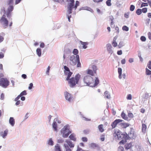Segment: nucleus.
Masks as SVG:
<instances>
[{"label":"nucleus","mask_w":151,"mask_h":151,"mask_svg":"<svg viewBox=\"0 0 151 151\" xmlns=\"http://www.w3.org/2000/svg\"><path fill=\"white\" fill-rule=\"evenodd\" d=\"M10 82L6 78H0V86L3 88H6L9 85Z\"/></svg>","instance_id":"obj_3"},{"label":"nucleus","mask_w":151,"mask_h":151,"mask_svg":"<svg viewBox=\"0 0 151 151\" xmlns=\"http://www.w3.org/2000/svg\"><path fill=\"white\" fill-rule=\"evenodd\" d=\"M98 129L99 131L101 132H103L104 131V129L103 128V125L102 124H101L98 126Z\"/></svg>","instance_id":"obj_21"},{"label":"nucleus","mask_w":151,"mask_h":151,"mask_svg":"<svg viewBox=\"0 0 151 151\" xmlns=\"http://www.w3.org/2000/svg\"><path fill=\"white\" fill-rule=\"evenodd\" d=\"M26 91L25 90L22 92L20 94V95L22 96L25 95H26Z\"/></svg>","instance_id":"obj_44"},{"label":"nucleus","mask_w":151,"mask_h":151,"mask_svg":"<svg viewBox=\"0 0 151 151\" xmlns=\"http://www.w3.org/2000/svg\"><path fill=\"white\" fill-rule=\"evenodd\" d=\"M64 95L65 98L66 100L69 101H71L73 100V97L72 95L67 91L64 93Z\"/></svg>","instance_id":"obj_9"},{"label":"nucleus","mask_w":151,"mask_h":151,"mask_svg":"<svg viewBox=\"0 0 151 151\" xmlns=\"http://www.w3.org/2000/svg\"><path fill=\"white\" fill-rule=\"evenodd\" d=\"M142 13V10L140 9H138L136 11V13L138 15H140Z\"/></svg>","instance_id":"obj_35"},{"label":"nucleus","mask_w":151,"mask_h":151,"mask_svg":"<svg viewBox=\"0 0 151 151\" xmlns=\"http://www.w3.org/2000/svg\"><path fill=\"white\" fill-rule=\"evenodd\" d=\"M4 56V54L2 52H0V58L1 59L3 58Z\"/></svg>","instance_id":"obj_59"},{"label":"nucleus","mask_w":151,"mask_h":151,"mask_svg":"<svg viewBox=\"0 0 151 151\" xmlns=\"http://www.w3.org/2000/svg\"><path fill=\"white\" fill-rule=\"evenodd\" d=\"M80 76H68L66 80L68 81L70 87H74L78 83Z\"/></svg>","instance_id":"obj_2"},{"label":"nucleus","mask_w":151,"mask_h":151,"mask_svg":"<svg viewBox=\"0 0 151 151\" xmlns=\"http://www.w3.org/2000/svg\"><path fill=\"white\" fill-rule=\"evenodd\" d=\"M64 146L65 147L66 151H71V150L70 148L66 144L64 145Z\"/></svg>","instance_id":"obj_32"},{"label":"nucleus","mask_w":151,"mask_h":151,"mask_svg":"<svg viewBox=\"0 0 151 151\" xmlns=\"http://www.w3.org/2000/svg\"><path fill=\"white\" fill-rule=\"evenodd\" d=\"M124 43L123 42L121 41L119 43V45H118V46L119 48H120L124 46Z\"/></svg>","instance_id":"obj_36"},{"label":"nucleus","mask_w":151,"mask_h":151,"mask_svg":"<svg viewBox=\"0 0 151 151\" xmlns=\"http://www.w3.org/2000/svg\"><path fill=\"white\" fill-rule=\"evenodd\" d=\"M93 71L91 70H88L87 72V73L88 74H90L92 76Z\"/></svg>","instance_id":"obj_50"},{"label":"nucleus","mask_w":151,"mask_h":151,"mask_svg":"<svg viewBox=\"0 0 151 151\" xmlns=\"http://www.w3.org/2000/svg\"><path fill=\"white\" fill-rule=\"evenodd\" d=\"M135 9V6L133 5H131L129 10L131 11H133L134 10V9Z\"/></svg>","instance_id":"obj_40"},{"label":"nucleus","mask_w":151,"mask_h":151,"mask_svg":"<svg viewBox=\"0 0 151 151\" xmlns=\"http://www.w3.org/2000/svg\"><path fill=\"white\" fill-rule=\"evenodd\" d=\"M128 135V137L132 138L134 135V132L131 131Z\"/></svg>","instance_id":"obj_31"},{"label":"nucleus","mask_w":151,"mask_h":151,"mask_svg":"<svg viewBox=\"0 0 151 151\" xmlns=\"http://www.w3.org/2000/svg\"><path fill=\"white\" fill-rule=\"evenodd\" d=\"M112 44L113 46L114 47H116L117 45V44L116 41H113Z\"/></svg>","instance_id":"obj_45"},{"label":"nucleus","mask_w":151,"mask_h":151,"mask_svg":"<svg viewBox=\"0 0 151 151\" xmlns=\"http://www.w3.org/2000/svg\"><path fill=\"white\" fill-rule=\"evenodd\" d=\"M4 95L3 93H2L1 95L0 99L1 100H4Z\"/></svg>","instance_id":"obj_53"},{"label":"nucleus","mask_w":151,"mask_h":151,"mask_svg":"<svg viewBox=\"0 0 151 151\" xmlns=\"http://www.w3.org/2000/svg\"><path fill=\"white\" fill-rule=\"evenodd\" d=\"M85 76L83 81L86 85L90 87H93L97 86L99 83V80L96 76Z\"/></svg>","instance_id":"obj_1"},{"label":"nucleus","mask_w":151,"mask_h":151,"mask_svg":"<svg viewBox=\"0 0 151 151\" xmlns=\"http://www.w3.org/2000/svg\"><path fill=\"white\" fill-rule=\"evenodd\" d=\"M65 142L70 148L73 147H74V145L73 144L71 141L68 140H66L65 141Z\"/></svg>","instance_id":"obj_20"},{"label":"nucleus","mask_w":151,"mask_h":151,"mask_svg":"<svg viewBox=\"0 0 151 151\" xmlns=\"http://www.w3.org/2000/svg\"><path fill=\"white\" fill-rule=\"evenodd\" d=\"M79 2L78 1H76V4L74 6H73V8H75V10H76L77 8V6H79Z\"/></svg>","instance_id":"obj_33"},{"label":"nucleus","mask_w":151,"mask_h":151,"mask_svg":"<svg viewBox=\"0 0 151 151\" xmlns=\"http://www.w3.org/2000/svg\"><path fill=\"white\" fill-rule=\"evenodd\" d=\"M122 29L124 31H127L129 30V28L127 26H124L122 27Z\"/></svg>","instance_id":"obj_39"},{"label":"nucleus","mask_w":151,"mask_h":151,"mask_svg":"<svg viewBox=\"0 0 151 151\" xmlns=\"http://www.w3.org/2000/svg\"><path fill=\"white\" fill-rule=\"evenodd\" d=\"M8 131L6 129L5 130L4 132H1L0 133L1 136L3 138H5L7 135L8 133Z\"/></svg>","instance_id":"obj_16"},{"label":"nucleus","mask_w":151,"mask_h":151,"mask_svg":"<svg viewBox=\"0 0 151 151\" xmlns=\"http://www.w3.org/2000/svg\"><path fill=\"white\" fill-rule=\"evenodd\" d=\"M127 100H131L132 99V96L130 94H128L127 97Z\"/></svg>","instance_id":"obj_47"},{"label":"nucleus","mask_w":151,"mask_h":151,"mask_svg":"<svg viewBox=\"0 0 151 151\" xmlns=\"http://www.w3.org/2000/svg\"><path fill=\"white\" fill-rule=\"evenodd\" d=\"M77 58H78V60L77 61V67H81V63L80 61V59H79V57L78 56H77Z\"/></svg>","instance_id":"obj_30"},{"label":"nucleus","mask_w":151,"mask_h":151,"mask_svg":"<svg viewBox=\"0 0 151 151\" xmlns=\"http://www.w3.org/2000/svg\"><path fill=\"white\" fill-rule=\"evenodd\" d=\"M104 95L105 97H106V98L107 99H109L110 98V96L109 93V92L107 91H106L104 92Z\"/></svg>","instance_id":"obj_26"},{"label":"nucleus","mask_w":151,"mask_h":151,"mask_svg":"<svg viewBox=\"0 0 151 151\" xmlns=\"http://www.w3.org/2000/svg\"><path fill=\"white\" fill-rule=\"evenodd\" d=\"M68 2H70L68 5V12L69 14L72 13V10L73 8V6L74 5V0H66Z\"/></svg>","instance_id":"obj_6"},{"label":"nucleus","mask_w":151,"mask_h":151,"mask_svg":"<svg viewBox=\"0 0 151 151\" xmlns=\"http://www.w3.org/2000/svg\"><path fill=\"white\" fill-rule=\"evenodd\" d=\"M33 84L32 83H31L29 84V86L28 88L29 89H31L33 87Z\"/></svg>","instance_id":"obj_60"},{"label":"nucleus","mask_w":151,"mask_h":151,"mask_svg":"<svg viewBox=\"0 0 151 151\" xmlns=\"http://www.w3.org/2000/svg\"><path fill=\"white\" fill-rule=\"evenodd\" d=\"M37 55L39 56H40L41 54V50L40 48H37L36 50Z\"/></svg>","instance_id":"obj_25"},{"label":"nucleus","mask_w":151,"mask_h":151,"mask_svg":"<svg viewBox=\"0 0 151 151\" xmlns=\"http://www.w3.org/2000/svg\"><path fill=\"white\" fill-rule=\"evenodd\" d=\"M122 120L120 119H116L111 124V129H113L115 128L116 126L118 123L123 121Z\"/></svg>","instance_id":"obj_10"},{"label":"nucleus","mask_w":151,"mask_h":151,"mask_svg":"<svg viewBox=\"0 0 151 151\" xmlns=\"http://www.w3.org/2000/svg\"><path fill=\"white\" fill-rule=\"evenodd\" d=\"M105 134H103L101 136V141H103L105 139Z\"/></svg>","instance_id":"obj_43"},{"label":"nucleus","mask_w":151,"mask_h":151,"mask_svg":"<svg viewBox=\"0 0 151 151\" xmlns=\"http://www.w3.org/2000/svg\"><path fill=\"white\" fill-rule=\"evenodd\" d=\"M70 139L74 141H76V135L74 134H71L69 136Z\"/></svg>","instance_id":"obj_18"},{"label":"nucleus","mask_w":151,"mask_h":151,"mask_svg":"<svg viewBox=\"0 0 151 151\" xmlns=\"http://www.w3.org/2000/svg\"><path fill=\"white\" fill-rule=\"evenodd\" d=\"M146 73L147 75H151V70L146 68Z\"/></svg>","instance_id":"obj_34"},{"label":"nucleus","mask_w":151,"mask_h":151,"mask_svg":"<svg viewBox=\"0 0 151 151\" xmlns=\"http://www.w3.org/2000/svg\"><path fill=\"white\" fill-rule=\"evenodd\" d=\"M21 97V96L20 95V94L16 98H15V99H14V101H17V100H18L19 99V98H20V97Z\"/></svg>","instance_id":"obj_57"},{"label":"nucleus","mask_w":151,"mask_h":151,"mask_svg":"<svg viewBox=\"0 0 151 151\" xmlns=\"http://www.w3.org/2000/svg\"><path fill=\"white\" fill-rule=\"evenodd\" d=\"M52 127L54 128V130L55 131H57V124L56 122H54L53 124H52Z\"/></svg>","instance_id":"obj_24"},{"label":"nucleus","mask_w":151,"mask_h":151,"mask_svg":"<svg viewBox=\"0 0 151 151\" xmlns=\"http://www.w3.org/2000/svg\"><path fill=\"white\" fill-rule=\"evenodd\" d=\"M148 5V4L147 3H142L140 7L141 8L143 6H147Z\"/></svg>","instance_id":"obj_42"},{"label":"nucleus","mask_w":151,"mask_h":151,"mask_svg":"<svg viewBox=\"0 0 151 151\" xmlns=\"http://www.w3.org/2000/svg\"><path fill=\"white\" fill-rule=\"evenodd\" d=\"M121 132L120 130L118 129H114V132L113 133L114 137L116 138L119 135V134L121 133Z\"/></svg>","instance_id":"obj_12"},{"label":"nucleus","mask_w":151,"mask_h":151,"mask_svg":"<svg viewBox=\"0 0 151 151\" xmlns=\"http://www.w3.org/2000/svg\"><path fill=\"white\" fill-rule=\"evenodd\" d=\"M111 0H107L106 2V4L107 6H110L111 5Z\"/></svg>","instance_id":"obj_37"},{"label":"nucleus","mask_w":151,"mask_h":151,"mask_svg":"<svg viewBox=\"0 0 151 151\" xmlns=\"http://www.w3.org/2000/svg\"><path fill=\"white\" fill-rule=\"evenodd\" d=\"M126 62V60L125 59H124L121 60V63L122 64H125Z\"/></svg>","instance_id":"obj_61"},{"label":"nucleus","mask_w":151,"mask_h":151,"mask_svg":"<svg viewBox=\"0 0 151 151\" xmlns=\"http://www.w3.org/2000/svg\"><path fill=\"white\" fill-rule=\"evenodd\" d=\"M115 29L117 33L118 34L119 33V29L118 27H116L115 28Z\"/></svg>","instance_id":"obj_62"},{"label":"nucleus","mask_w":151,"mask_h":151,"mask_svg":"<svg viewBox=\"0 0 151 151\" xmlns=\"http://www.w3.org/2000/svg\"><path fill=\"white\" fill-rule=\"evenodd\" d=\"M106 47L107 50L111 54H112L113 53V51L112 49V47L111 45L110 44H107Z\"/></svg>","instance_id":"obj_14"},{"label":"nucleus","mask_w":151,"mask_h":151,"mask_svg":"<svg viewBox=\"0 0 151 151\" xmlns=\"http://www.w3.org/2000/svg\"><path fill=\"white\" fill-rule=\"evenodd\" d=\"M126 139H122L119 142V144H124L126 142Z\"/></svg>","instance_id":"obj_46"},{"label":"nucleus","mask_w":151,"mask_h":151,"mask_svg":"<svg viewBox=\"0 0 151 151\" xmlns=\"http://www.w3.org/2000/svg\"><path fill=\"white\" fill-rule=\"evenodd\" d=\"M73 53L74 55H77L78 53V50L76 49H74L73 51Z\"/></svg>","instance_id":"obj_38"},{"label":"nucleus","mask_w":151,"mask_h":151,"mask_svg":"<svg viewBox=\"0 0 151 151\" xmlns=\"http://www.w3.org/2000/svg\"><path fill=\"white\" fill-rule=\"evenodd\" d=\"M48 144L50 145H53V142L52 138H50L48 142Z\"/></svg>","instance_id":"obj_29"},{"label":"nucleus","mask_w":151,"mask_h":151,"mask_svg":"<svg viewBox=\"0 0 151 151\" xmlns=\"http://www.w3.org/2000/svg\"><path fill=\"white\" fill-rule=\"evenodd\" d=\"M114 22L113 21L111 22L110 23V26L111 28H114Z\"/></svg>","instance_id":"obj_55"},{"label":"nucleus","mask_w":151,"mask_h":151,"mask_svg":"<svg viewBox=\"0 0 151 151\" xmlns=\"http://www.w3.org/2000/svg\"><path fill=\"white\" fill-rule=\"evenodd\" d=\"M14 9V7L13 6H10L8 8V12L6 14L7 17H9L11 16V12H12Z\"/></svg>","instance_id":"obj_13"},{"label":"nucleus","mask_w":151,"mask_h":151,"mask_svg":"<svg viewBox=\"0 0 151 151\" xmlns=\"http://www.w3.org/2000/svg\"><path fill=\"white\" fill-rule=\"evenodd\" d=\"M81 44L83 45V47L84 49H86L87 46L86 45L88 44V43L87 42H83L82 41L81 42Z\"/></svg>","instance_id":"obj_27"},{"label":"nucleus","mask_w":151,"mask_h":151,"mask_svg":"<svg viewBox=\"0 0 151 151\" xmlns=\"http://www.w3.org/2000/svg\"><path fill=\"white\" fill-rule=\"evenodd\" d=\"M0 22L3 25L4 28H6L8 26V22L6 18V15H3L0 19Z\"/></svg>","instance_id":"obj_5"},{"label":"nucleus","mask_w":151,"mask_h":151,"mask_svg":"<svg viewBox=\"0 0 151 151\" xmlns=\"http://www.w3.org/2000/svg\"><path fill=\"white\" fill-rule=\"evenodd\" d=\"M124 148L123 147L119 146L118 149V151H123Z\"/></svg>","instance_id":"obj_48"},{"label":"nucleus","mask_w":151,"mask_h":151,"mask_svg":"<svg viewBox=\"0 0 151 151\" xmlns=\"http://www.w3.org/2000/svg\"><path fill=\"white\" fill-rule=\"evenodd\" d=\"M128 135L126 133H123L121 132V133L119 134L116 139L119 140H121L122 139H127L128 138Z\"/></svg>","instance_id":"obj_8"},{"label":"nucleus","mask_w":151,"mask_h":151,"mask_svg":"<svg viewBox=\"0 0 151 151\" xmlns=\"http://www.w3.org/2000/svg\"><path fill=\"white\" fill-rule=\"evenodd\" d=\"M55 151H61L60 147L59 144H57L55 146Z\"/></svg>","instance_id":"obj_22"},{"label":"nucleus","mask_w":151,"mask_h":151,"mask_svg":"<svg viewBox=\"0 0 151 151\" xmlns=\"http://www.w3.org/2000/svg\"><path fill=\"white\" fill-rule=\"evenodd\" d=\"M63 140L62 139H60L58 140V142L59 143H62L63 142Z\"/></svg>","instance_id":"obj_58"},{"label":"nucleus","mask_w":151,"mask_h":151,"mask_svg":"<svg viewBox=\"0 0 151 151\" xmlns=\"http://www.w3.org/2000/svg\"><path fill=\"white\" fill-rule=\"evenodd\" d=\"M121 116L124 119H127V116L123 112H122V113Z\"/></svg>","instance_id":"obj_28"},{"label":"nucleus","mask_w":151,"mask_h":151,"mask_svg":"<svg viewBox=\"0 0 151 151\" xmlns=\"http://www.w3.org/2000/svg\"><path fill=\"white\" fill-rule=\"evenodd\" d=\"M82 140L84 142H86L88 140L87 138L85 137H83L82 138Z\"/></svg>","instance_id":"obj_52"},{"label":"nucleus","mask_w":151,"mask_h":151,"mask_svg":"<svg viewBox=\"0 0 151 151\" xmlns=\"http://www.w3.org/2000/svg\"><path fill=\"white\" fill-rule=\"evenodd\" d=\"M92 68H93V70L94 71V72L95 73L96 71L97 70V69L96 66L95 65H93L92 66Z\"/></svg>","instance_id":"obj_54"},{"label":"nucleus","mask_w":151,"mask_h":151,"mask_svg":"<svg viewBox=\"0 0 151 151\" xmlns=\"http://www.w3.org/2000/svg\"><path fill=\"white\" fill-rule=\"evenodd\" d=\"M68 126H65L61 130V132L63 133V137L64 138L67 137L69 134L71 133V131H68Z\"/></svg>","instance_id":"obj_4"},{"label":"nucleus","mask_w":151,"mask_h":151,"mask_svg":"<svg viewBox=\"0 0 151 151\" xmlns=\"http://www.w3.org/2000/svg\"><path fill=\"white\" fill-rule=\"evenodd\" d=\"M118 72L119 76H121L122 74V69L121 68H118Z\"/></svg>","instance_id":"obj_41"},{"label":"nucleus","mask_w":151,"mask_h":151,"mask_svg":"<svg viewBox=\"0 0 151 151\" xmlns=\"http://www.w3.org/2000/svg\"><path fill=\"white\" fill-rule=\"evenodd\" d=\"M122 50L118 51L117 52V54L118 55H121L122 54Z\"/></svg>","instance_id":"obj_63"},{"label":"nucleus","mask_w":151,"mask_h":151,"mask_svg":"<svg viewBox=\"0 0 151 151\" xmlns=\"http://www.w3.org/2000/svg\"><path fill=\"white\" fill-rule=\"evenodd\" d=\"M132 146V143L130 142L129 143H127L126 144L124 145V147L125 149L127 150L130 149Z\"/></svg>","instance_id":"obj_17"},{"label":"nucleus","mask_w":151,"mask_h":151,"mask_svg":"<svg viewBox=\"0 0 151 151\" xmlns=\"http://www.w3.org/2000/svg\"><path fill=\"white\" fill-rule=\"evenodd\" d=\"M78 56L79 57L78 55H77L76 56L74 55H73L70 57V60L71 61L70 63L73 65H75L76 64L78 60Z\"/></svg>","instance_id":"obj_7"},{"label":"nucleus","mask_w":151,"mask_h":151,"mask_svg":"<svg viewBox=\"0 0 151 151\" xmlns=\"http://www.w3.org/2000/svg\"><path fill=\"white\" fill-rule=\"evenodd\" d=\"M120 126L123 128L125 129L129 126V124L128 123L122 122L120 123Z\"/></svg>","instance_id":"obj_15"},{"label":"nucleus","mask_w":151,"mask_h":151,"mask_svg":"<svg viewBox=\"0 0 151 151\" xmlns=\"http://www.w3.org/2000/svg\"><path fill=\"white\" fill-rule=\"evenodd\" d=\"M140 40L142 41H145L146 40V39L145 37L142 36L140 37Z\"/></svg>","instance_id":"obj_51"},{"label":"nucleus","mask_w":151,"mask_h":151,"mask_svg":"<svg viewBox=\"0 0 151 151\" xmlns=\"http://www.w3.org/2000/svg\"><path fill=\"white\" fill-rule=\"evenodd\" d=\"M9 123L12 126H13L15 124L14 119L13 117H11L9 119Z\"/></svg>","instance_id":"obj_19"},{"label":"nucleus","mask_w":151,"mask_h":151,"mask_svg":"<svg viewBox=\"0 0 151 151\" xmlns=\"http://www.w3.org/2000/svg\"><path fill=\"white\" fill-rule=\"evenodd\" d=\"M141 10L142 12L144 13H145L147 11V9L146 8H144L141 9Z\"/></svg>","instance_id":"obj_49"},{"label":"nucleus","mask_w":151,"mask_h":151,"mask_svg":"<svg viewBox=\"0 0 151 151\" xmlns=\"http://www.w3.org/2000/svg\"><path fill=\"white\" fill-rule=\"evenodd\" d=\"M50 69V67L49 66H48L47 68V71L46 72L47 75H48L49 74V73Z\"/></svg>","instance_id":"obj_56"},{"label":"nucleus","mask_w":151,"mask_h":151,"mask_svg":"<svg viewBox=\"0 0 151 151\" xmlns=\"http://www.w3.org/2000/svg\"><path fill=\"white\" fill-rule=\"evenodd\" d=\"M148 38L149 39L151 40V33L149 32L148 34Z\"/></svg>","instance_id":"obj_64"},{"label":"nucleus","mask_w":151,"mask_h":151,"mask_svg":"<svg viewBox=\"0 0 151 151\" xmlns=\"http://www.w3.org/2000/svg\"><path fill=\"white\" fill-rule=\"evenodd\" d=\"M64 73L66 76H71L72 73L70 71L69 68L65 65L64 66Z\"/></svg>","instance_id":"obj_11"},{"label":"nucleus","mask_w":151,"mask_h":151,"mask_svg":"<svg viewBox=\"0 0 151 151\" xmlns=\"http://www.w3.org/2000/svg\"><path fill=\"white\" fill-rule=\"evenodd\" d=\"M147 129V126L146 125L144 124H142V131L144 132H145L146 131Z\"/></svg>","instance_id":"obj_23"}]
</instances>
